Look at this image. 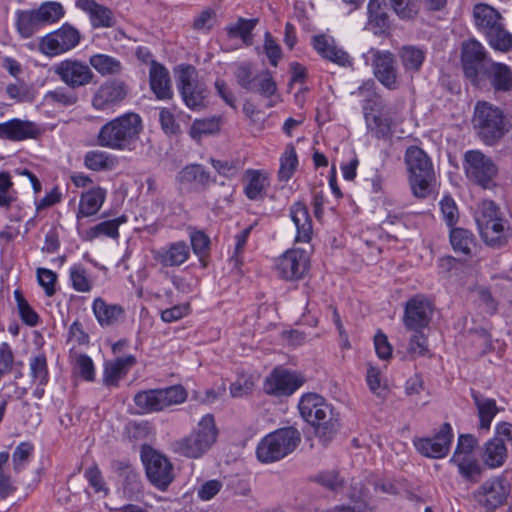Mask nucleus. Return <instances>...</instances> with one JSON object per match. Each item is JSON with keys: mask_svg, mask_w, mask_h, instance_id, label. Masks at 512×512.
<instances>
[{"mask_svg": "<svg viewBox=\"0 0 512 512\" xmlns=\"http://www.w3.org/2000/svg\"><path fill=\"white\" fill-rule=\"evenodd\" d=\"M143 125L139 114L125 113L104 124L96 137L100 147L131 151L140 138Z\"/></svg>", "mask_w": 512, "mask_h": 512, "instance_id": "nucleus-1", "label": "nucleus"}, {"mask_svg": "<svg viewBox=\"0 0 512 512\" xmlns=\"http://www.w3.org/2000/svg\"><path fill=\"white\" fill-rule=\"evenodd\" d=\"M472 124L477 137L489 146L497 144L512 126L504 110L487 101L476 103Z\"/></svg>", "mask_w": 512, "mask_h": 512, "instance_id": "nucleus-2", "label": "nucleus"}, {"mask_svg": "<svg viewBox=\"0 0 512 512\" xmlns=\"http://www.w3.org/2000/svg\"><path fill=\"white\" fill-rule=\"evenodd\" d=\"M299 412L302 418L316 428V434L329 441L338 430L339 415L333 407L318 394L308 393L301 397Z\"/></svg>", "mask_w": 512, "mask_h": 512, "instance_id": "nucleus-3", "label": "nucleus"}, {"mask_svg": "<svg viewBox=\"0 0 512 512\" xmlns=\"http://www.w3.org/2000/svg\"><path fill=\"white\" fill-rule=\"evenodd\" d=\"M217 436L214 416L206 414L188 435L171 443V450L186 458L199 459L213 447Z\"/></svg>", "mask_w": 512, "mask_h": 512, "instance_id": "nucleus-4", "label": "nucleus"}, {"mask_svg": "<svg viewBox=\"0 0 512 512\" xmlns=\"http://www.w3.org/2000/svg\"><path fill=\"white\" fill-rule=\"evenodd\" d=\"M476 223L483 241L493 247L505 246L512 236L509 222L505 220L498 206L490 200L482 201L475 216Z\"/></svg>", "mask_w": 512, "mask_h": 512, "instance_id": "nucleus-5", "label": "nucleus"}, {"mask_svg": "<svg viewBox=\"0 0 512 512\" xmlns=\"http://www.w3.org/2000/svg\"><path fill=\"white\" fill-rule=\"evenodd\" d=\"M65 15L63 5L57 1H46L34 9L17 10L15 27L18 34L29 39L41 28L59 22Z\"/></svg>", "mask_w": 512, "mask_h": 512, "instance_id": "nucleus-6", "label": "nucleus"}, {"mask_svg": "<svg viewBox=\"0 0 512 512\" xmlns=\"http://www.w3.org/2000/svg\"><path fill=\"white\" fill-rule=\"evenodd\" d=\"M404 160L412 194L417 198L428 197L432 193L435 181L430 158L423 149L418 146H410L406 149Z\"/></svg>", "mask_w": 512, "mask_h": 512, "instance_id": "nucleus-7", "label": "nucleus"}, {"mask_svg": "<svg viewBox=\"0 0 512 512\" xmlns=\"http://www.w3.org/2000/svg\"><path fill=\"white\" fill-rule=\"evenodd\" d=\"M301 441L300 432L285 427L266 435L257 445L256 455L262 463L276 462L292 453Z\"/></svg>", "mask_w": 512, "mask_h": 512, "instance_id": "nucleus-8", "label": "nucleus"}, {"mask_svg": "<svg viewBox=\"0 0 512 512\" xmlns=\"http://www.w3.org/2000/svg\"><path fill=\"white\" fill-rule=\"evenodd\" d=\"M463 169L469 181L484 188L496 186L498 166L481 150H468L463 156Z\"/></svg>", "mask_w": 512, "mask_h": 512, "instance_id": "nucleus-9", "label": "nucleus"}, {"mask_svg": "<svg viewBox=\"0 0 512 512\" xmlns=\"http://www.w3.org/2000/svg\"><path fill=\"white\" fill-rule=\"evenodd\" d=\"M186 398L187 391L184 387L173 385L163 389L140 391L134 396V403L142 413H151L181 404Z\"/></svg>", "mask_w": 512, "mask_h": 512, "instance_id": "nucleus-10", "label": "nucleus"}, {"mask_svg": "<svg viewBox=\"0 0 512 512\" xmlns=\"http://www.w3.org/2000/svg\"><path fill=\"white\" fill-rule=\"evenodd\" d=\"M177 88L185 105L191 110L205 108L207 90L197 80L198 73L192 65H179L175 68Z\"/></svg>", "mask_w": 512, "mask_h": 512, "instance_id": "nucleus-11", "label": "nucleus"}, {"mask_svg": "<svg viewBox=\"0 0 512 512\" xmlns=\"http://www.w3.org/2000/svg\"><path fill=\"white\" fill-rule=\"evenodd\" d=\"M80 40V32L69 23H65L40 39L39 51L46 56H57L75 48Z\"/></svg>", "mask_w": 512, "mask_h": 512, "instance_id": "nucleus-12", "label": "nucleus"}, {"mask_svg": "<svg viewBox=\"0 0 512 512\" xmlns=\"http://www.w3.org/2000/svg\"><path fill=\"white\" fill-rule=\"evenodd\" d=\"M149 482L161 491L167 490L175 478L171 461L163 454L149 450L142 455Z\"/></svg>", "mask_w": 512, "mask_h": 512, "instance_id": "nucleus-13", "label": "nucleus"}, {"mask_svg": "<svg viewBox=\"0 0 512 512\" xmlns=\"http://www.w3.org/2000/svg\"><path fill=\"white\" fill-rule=\"evenodd\" d=\"M371 66L375 78L387 89L397 90L401 80L395 56L390 51L370 49Z\"/></svg>", "mask_w": 512, "mask_h": 512, "instance_id": "nucleus-14", "label": "nucleus"}, {"mask_svg": "<svg viewBox=\"0 0 512 512\" xmlns=\"http://www.w3.org/2000/svg\"><path fill=\"white\" fill-rule=\"evenodd\" d=\"M53 71L71 89L89 85L95 77L88 64L72 58L65 59L56 64Z\"/></svg>", "mask_w": 512, "mask_h": 512, "instance_id": "nucleus-15", "label": "nucleus"}, {"mask_svg": "<svg viewBox=\"0 0 512 512\" xmlns=\"http://www.w3.org/2000/svg\"><path fill=\"white\" fill-rule=\"evenodd\" d=\"M302 383V378L295 372L279 366L265 378L263 390L266 394L276 397L290 396Z\"/></svg>", "mask_w": 512, "mask_h": 512, "instance_id": "nucleus-16", "label": "nucleus"}, {"mask_svg": "<svg viewBox=\"0 0 512 512\" xmlns=\"http://www.w3.org/2000/svg\"><path fill=\"white\" fill-rule=\"evenodd\" d=\"M431 301L423 296H415L405 305L403 323L407 330L419 332L426 328L433 316Z\"/></svg>", "mask_w": 512, "mask_h": 512, "instance_id": "nucleus-17", "label": "nucleus"}, {"mask_svg": "<svg viewBox=\"0 0 512 512\" xmlns=\"http://www.w3.org/2000/svg\"><path fill=\"white\" fill-rule=\"evenodd\" d=\"M509 492V483L502 477H495L484 482L474 493L476 501L488 512L502 505Z\"/></svg>", "mask_w": 512, "mask_h": 512, "instance_id": "nucleus-18", "label": "nucleus"}, {"mask_svg": "<svg viewBox=\"0 0 512 512\" xmlns=\"http://www.w3.org/2000/svg\"><path fill=\"white\" fill-rule=\"evenodd\" d=\"M461 61L465 76L473 85H478L479 71L485 70L486 63L484 47L476 40H469L462 46Z\"/></svg>", "mask_w": 512, "mask_h": 512, "instance_id": "nucleus-19", "label": "nucleus"}, {"mask_svg": "<svg viewBox=\"0 0 512 512\" xmlns=\"http://www.w3.org/2000/svg\"><path fill=\"white\" fill-rule=\"evenodd\" d=\"M128 94V86L121 80L102 83L92 97V106L96 110H109L120 104Z\"/></svg>", "mask_w": 512, "mask_h": 512, "instance_id": "nucleus-20", "label": "nucleus"}, {"mask_svg": "<svg viewBox=\"0 0 512 512\" xmlns=\"http://www.w3.org/2000/svg\"><path fill=\"white\" fill-rule=\"evenodd\" d=\"M452 437L450 424L444 423L435 436L415 440L414 445L417 451L425 457L443 458L449 452Z\"/></svg>", "mask_w": 512, "mask_h": 512, "instance_id": "nucleus-21", "label": "nucleus"}, {"mask_svg": "<svg viewBox=\"0 0 512 512\" xmlns=\"http://www.w3.org/2000/svg\"><path fill=\"white\" fill-rule=\"evenodd\" d=\"M276 268L279 276L284 279L301 278L308 269V256L300 249L288 250L279 257Z\"/></svg>", "mask_w": 512, "mask_h": 512, "instance_id": "nucleus-22", "label": "nucleus"}, {"mask_svg": "<svg viewBox=\"0 0 512 512\" xmlns=\"http://www.w3.org/2000/svg\"><path fill=\"white\" fill-rule=\"evenodd\" d=\"M40 135V129L34 122L18 118L0 123V138L10 141H23L36 139Z\"/></svg>", "mask_w": 512, "mask_h": 512, "instance_id": "nucleus-23", "label": "nucleus"}, {"mask_svg": "<svg viewBox=\"0 0 512 512\" xmlns=\"http://www.w3.org/2000/svg\"><path fill=\"white\" fill-rule=\"evenodd\" d=\"M190 256V248L184 241L170 243L153 251V259L162 267H177L184 264Z\"/></svg>", "mask_w": 512, "mask_h": 512, "instance_id": "nucleus-24", "label": "nucleus"}, {"mask_svg": "<svg viewBox=\"0 0 512 512\" xmlns=\"http://www.w3.org/2000/svg\"><path fill=\"white\" fill-rule=\"evenodd\" d=\"M150 88L159 100H169L173 90L169 71L161 64L152 61L149 69Z\"/></svg>", "mask_w": 512, "mask_h": 512, "instance_id": "nucleus-25", "label": "nucleus"}, {"mask_svg": "<svg viewBox=\"0 0 512 512\" xmlns=\"http://www.w3.org/2000/svg\"><path fill=\"white\" fill-rule=\"evenodd\" d=\"M76 7L89 14L94 28H109L116 24L112 11L94 0H77Z\"/></svg>", "mask_w": 512, "mask_h": 512, "instance_id": "nucleus-26", "label": "nucleus"}, {"mask_svg": "<svg viewBox=\"0 0 512 512\" xmlns=\"http://www.w3.org/2000/svg\"><path fill=\"white\" fill-rule=\"evenodd\" d=\"M269 185V174L266 171L257 169H248L245 171L244 193L248 199H263Z\"/></svg>", "mask_w": 512, "mask_h": 512, "instance_id": "nucleus-27", "label": "nucleus"}, {"mask_svg": "<svg viewBox=\"0 0 512 512\" xmlns=\"http://www.w3.org/2000/svg\"><path fill=\"white\" fill-rule=\"evenodd\" d=\"M107 195L106 189L96 186L83 192L80 196L77 219L90 217L101 209Z\"/></svg>", "mask_w": 512, "mask_h": 512, "instance_id": "nucleus-28", "label": "nucleus"}, {"mask_svg": "<svg viewBox=\"0 0 512 512\" xmlns=\"http://www.w3.org/2000/svg\"><path fill=\"white\" fill-rule=\"evenodd\" d=\"M473 18L476 27L486 35V37L498 27L503 18L500 12L494 7L479 3L473 7Z\"/></svg>", "mask_w": 512, "mask_h": 512, "instance_id": "nucleus-29", "label": "nucleus"}, {"mask_svg": "<svg viewBox=\"0 0 512 512\" xmlns=\"http://www.w3.org/2000/svg\"><path fill=\"white\" fill-rule=\"evenodd\" d=\"M484 74L496 92L512 90V70L506 64L490 61Z\"/></svg>", "mask_w": 512, "mask_h": 512, "instance_id": "nucleus-30", "label": "nucleus"}, {"mask_svg": "<svg viewBox=\"0 0 512 512\" xmlns=\"http://www.w3.org/2000/svg\"><path fill=\"white\" fill-rule=\"evenodd\" d=\"M315 50L325 59L339 65L350 66L351 59L347 52L334 44V41L325 36H315L313 38Z\"/></svg>", "mask_w": 512, "mask_h": 512, "instance_id": "nucleus-31", "label": "nucleus"}, {"mask_svg": "<svg viewBox=\"0 0 512 512\" xmlns=\"http://www.w3.org/2000/svg\"><path fill=\"white\" fill-rule=\"evenodd\" d=\"M290 216L296 226V242L308 243L312 237V222L307 206L303 202H296L290 208Z\"/></svg>", "mask_w": 512, "mask_h": 512, "instance_id": "nucleus-32", "label": "nucleus"}, {"mask_svg": "<svg viewBox=\"0 0 512 512\" xmlns=\"http://www.w3.org/2000/svg\"><path fill=\"white\" fill-rule=\"evenodd\" d=\"M369 489L362 482H354L349 494L350 502L346 505H339L334 508V512H374L368 504L367 498Z\"/></svg>", "mask_w": 512, "mask_h": 512, "instance_id": "nucleus-33", "label": "nucleus"}, {"mask_svg": "<svg viewBox=\"0 0 512 512\" xmlns=\"http://www.w3.org/2000/svg\"><path fill=\"white\" fill-rule=\"evenodd\" d=\"M471 397L477 408L479 427L482 430L488 431L494 417L499 411L496 401L492 398L485 397L474 390L471 391Z\"/></svg>", "mask_w": 512, "mask_h": 512, "instance_id": "nucleus-34", "label": "nucleus"}, {"mask_svg": "<svg viewBox=\"0 0 512 512\" xmlns=\"http://www.w3.org/2000/svg\"><path fill=\"white\" fill-rule=\"evenodd\" d=\"M136 363L133 355L117 358L107 362L104 368L103 381L108 386H116L118 381L124 377L129 369Z\"/></svg>", "mask_w": 512, "mask_h": 512, "instance_id": "nucleus-35", "label": "nucleus"}, {"mask_svg": "<svg viewBox=\"0 0 512 512\" xmlns=\"http://www.w3.org/2000/svg\"><path fill=\"white\" fill-rule=\"evenodd\" d=\"M386 0H370L368 3V27L375 34L383 33L389 27Z\"/></svg>", "mask_w": 512, "mask_h": 512, "instance_id": "nucleus-36", "label": "nucleus"}, {"mask_svg": "<svg viewBox=\"0 0 512 512\" xmlns=\"http://www.w3.org/2000/svg\"><path fill=\"white\" fill-rule=\"evenodd\" d=\"M403 69L406 73L413 75L419 72L426 58V51L413 45H406L399 49Z\"/></svg>", "mask_w": 512, "mask_h": 512, "instance_id": "nucleus-37", "label": "nucleus"}, {"mask_svg": "<svg viewBox=\"0 0 512 512\" xmlns=\"http://www.w3.org/2000/svg\"><path fill=\"white\" fill-rule=\"evenodd\" d=\"M93 313L101 326L115 324L124 314L122 306L107 304L103 299L96 298L92 305Z\"/></svg>", "mask_w": 512, "mask_h": 512, "instance_id": "nucleus-38", "label": "nucleus"}, {"mask_svg": "<svg viewBox=\"0 0 512 512\" xmlns=\"http://www.w3.org/2000/svg\"><path fill=\"white\" fill-rule=\"evenodd\" d=\"M451 463H454L459 470V473L467 480L477 482L481 475V467L477 460L468 454L454 453Z\"/></svg>", "mask_w": 512, "mask_h": 512, "instance_id": "nucleus-39", "label": "nucleus"}, {"mask_svg": "<svg viewBox=\"0 0 512 512\" xmlns=\"http://www.w3.org/2000/svg\"><path fill=\"white\" fill-rule=\"evenodd\" d=\"M116 164V158L104 151L92 150L84 156L85 167L92 171H110L116 167Z\"/></svg>", "mask_w": 512, "mask_h": 512, "instance_id": "nucleus-40", "label": "nucleus"}, {"mask_svg": "<svg viewBox=\"0 0 512 512\" xmlns=\"http://www.w3.org/2000/svg\"><path fill=\"white\" fill-rule=\"evenodd\" d=\"M507 457V449L502 439L494 437L485 445L483 460L491 468L501 466Z\"/></svg>", "mask_w": 512, "mask_h": 512, "instance_id": "nucleus-41", "label": "nucleus"}, {"mask_svg": "<svg viewBox=\"0 0 512 512\" xmlns=\"http://www.w3.org/2000/svg\"><path fill=\"white\" fill-rule=\"evenodd\" d=\"M179 180L182 183L196 184L203 189L211 181L208 172L199 164H191L184 167L179 173Z\"/></svg>", "mask_w": 512, "mask_h": 512, "instance_id": "nucleus-42", "label": "nucleus"}, {"mask_svg": "<svg viewBox=\"0 0 512 512\" xmlns=\"http://www.w3.org/2000/svg\"><path fill=\"white\" fill-rule=\"evenodd\" d=\"M89 66H92L102 76L118 74L122 70L121 62L106 54L92 55L89 58Z\"/></svg>", "mask_w": 512, "mask_h": 512, "instance_id": "nucleus-43", "label": "nucleus"}, {"mask_svg": "<svg viewBox=\"0 0 512 512\" xmlns=\"http://www.w3.org/2000/svg\"><path fill=\"white\" fill-rule=\"evenodd\" d=\"M365 122L368 132L377 139H387L391 136V125L388 118L365 112Z\"/></svg>", "mask_w": 512, "mask_h": 512, "instance_id": "nucleus-44", "label": "nucleus"}, {"mask_svg": "<svg viewBox=\"0 0 512 512\" xmlns=\"http://www.w3.org/2000/svg\"><path fill=\"white\" fill-rule=\"evenodd\" d=\"M450 242L455 252L463 255L471 253L474 238L470 231L463 228H454L450 232Z\"/></svg>", "mask_w": 512, "mask_h": 512, "instance_id": "nucleus-45", "label": "nucleus"}, {"mask_svg": "<svg viewBox=\"0 0 512 512\" xmlns=\"http://www.w3.org/2000/svg\"><path fill=\"white\" fill-rule=\"evenodd\" d=\"M258 19L239 18L234 24L227 27V33L230 37H240L245 45L252 44L251 32L255 28Z\"/></svg>", "mask_w": 512, "mask_h": 512, "instance_id": "nucleus-46", "label": "nucleus"}, {"mask_svg": "<svg viewBox=\"0 0 512 512\" xmlns=\"http://www.w3.org/2000/svg\"><path fill=\"white\" fill-rule=\"evenodd\" d=\"M30 375L34 383L45 386L49 380L47 359L45 355L39 354L30 359Z\"/></svg>", "mask_w": 512, "mask_h": 512, "instance_id": "nucleus-47", "label": "nucleus"}, {"mask_svg": "<svg viewBox=\"0 0 512 512\" xmlns=\"http://www.w3.org/2000/svg\"><path fill=\"white\" fill-rule=\"evenodd\" d=\"M119 222L118 220L103 221L91 228L85 233V240L92 241L101 236L117 238L119 236Z\"/></svg>", "mask_w": 512, "mask_h": 512, "instance_id": "nucleus-48", "label": "nucleus"}, {"mask_svg": "<svg viewBox=\"0 0 512 512\" xmlns=\"http://www.w3.org/2000/svg\"><path fill=\"white\" fill-rule=\"evenodd\" d=\"M277 90L276 82L269 70H264L254 76V90L249 92H257L263 97H271Z\"/></svg>", "mask_w": 512, "mask_h": 512, "instance_id": "nucleus-49", "label": "nucleus"}, {"mask_svg": "<svg viewBox=\"0 0 512 512\" xmlns=\"http://www.w3.org/2000/svg\"><path fill=\"white\" fill-rule=\"evenodd\" d=\"M497 26L495 31L487 36L488 41L494 49L507 52L512 49V34L504 28L503 22Z\"/></svg>", "mask_w": 512, "mask_h": 512, "instance_id": "nucleus-50", "label": "nucleus"}, {"mask_svg": "<svg viewBox=\"0 0 512 512\" xmlns=\"http://www.w3.org/2000/svg\"><path fill=\"white\" fill-rule=\"evenodd\" d=\"M298 164L296 150L293 145H287L285 152L281 157V165L279 169V178L280 180L287 181L289 180Z\"/></svg>", "mask_w": 512, "mask_h": 512, "instance_id": "nucleus-51", "label": "nucleus"}, {"mask_svg": "<svg viewBox=\"0 0 512 512\" xmlns=\"http://www.w3.org/2000/svg\"><path fill=\"white\" fill-rule=\"evenodd\" d=\"M70 280L74 290L78 292H89L92 289V281L87 270L80 264L70 268Z\"/></svg>", "mask_w": 512, "mask_h": 512, "instance_id": "nucleus-52", "label": "nucleus"}, {"mask_svg": "<svg viewBox=\"0 0 512 512\" xmlns=\"http://www.w3.org/2000/svg\"><path fill=\"white\" fill-rule=\"evenodd\" d=\"M253 66L249 62H243L236 66L234 77L237 84L246 91L254 90Z\"/></svg>", "mask_w": 512, "mask_h": 512, "instance_id": "nucleus-53", "label": "nucleus"}, {"mask_svg": "<svg viewBox=\"0 0 512 512\" xmlns=\"http://www.w3.org/2000/svg\"><path fill=\"white\" fill-rule=\"evenodd\" d=\"M14 297L17 302V307L21 319L29 326L37 325L39 316L26 301L21 291L15 290Z\"/></svg>", "mask_w": 512, "mask_h": 512, "instance_id": "nucleus-54", "label": "nucleus"}, {"mask_svg": "<svg viewBox=\"0 0 512 512\" xmlns=\"http://www.w3.org/2000/svg\"><path fill=\"white\" fill-rule=\"evenodd\" d=\"M219 130V122L212 119H196L190 128V136L200 139L202 135L213 134Z\"/></svg>", "mask_w": 512, "mask_h": 512, "instance_id": "nucleus-55", "label": "nucleus"}, {"mask_svg": "<svg viewBox=\"0 0 512 512\" xmlns=\"http://www.w3.org/2000/svg\"><path fill=\"white\" fill-rule=\"evenodd\" d=\"M8 452H0V496L6 498L15 491V486L8 474L5 473V466L9 461Z\"/></svg>", "mask_w": 512, "mask_h": 512, "instance_id": "nucleus-56", "label": "nucleus"}, {"mask_svg": "<svg viewBox=\"0 0 512 512\" xmlns=\"http://www.w3.org/2000/svg\"><path fill=\"white\" fill-rule=\"evenodd\" d=\"M263 50L271 66L276 67L282 58V50L270 32L264 34Z\"/></svg>", "mask_w": 512, "mask_h": 512, "instance_id": "nucleus-57", "label": "nucleus"}, {"mask_svg": "<svg viewBox=\"0 0 512 512\" xmlns=\"http://www.w3.org/2000/svg\"><path fill=\"white\" fill-rule=\"evenodd\" d=\"M254 387V381L250 375L239 374L237 379L230 385L232 397L240 398L249 394Z\"/></svg>", "mask_w": 512, "mask_h": 512, "instance_id": "nucleus-58", "label": "nucleus"}, {"mask_svg": "<svg viewBox=\"0 0 512 512\" xmlns=\"http://www.w3.org/2000/svg\"><path fill=\"white\" fill-rule=\"evenodd\" d=\"M45 99L49 102L57 103L63 106L74 105L78 101L77 95L65 88H58L47 92Z\"/></svg>", "mask_w": 512, "mask_h": 512, "instance_id": "nucleus-59", "label": "nucleus"}, {"mask_svg": "<svg viewBox=\"0 0 512 512\" xmlns=\"http://www.w3.org/2000/svg\"><path fill=\"white\" fill-rule=\"evenodd\" d=\"M316 481L323 487L337 491L344 485V478L335 470L324 471L317 475Z\"/></svg>", "mask_w": 512, "mask_h": 512, "instance_id": "nucleus-60", "label": "nucleus"}, {"mask_svg": "<svg viewBox=\"0 0 512 512\" xmlns=\"http://www.w3.org/2000/svg\"><path fill=\"white\" fill-rule=\"evenodd\" d=\"M428 351V342L425 335L421 331L415 332L409 340V354L413 357H421L425 356Z\"/></svg>", "mask_w": 512, "mask_h": 512, "instance_id": "nucleus-61", "label": "nucleus"}, {"mask_svg": "<svg viewBox=\"0 0 512 512\" xmlns=\"http://www.w3.org/2000/svg\"><path fill=\"white\" fill-rule=\"evenodd\" d=\"M33 451V446L28 442L20 443L16 448L12 455V461L14 470L19 472L24 464L28 461L31 453Z\"/></svg>", "mask_w": 512, "mask_h": 512, "instance_id": "nucleus-62", "label": "nucleus"}, {"mask_svg": "<svg viewBox=\"0 0 512 512\" xmlns=\"http://www.w3.org/2000/svg\"><path fill=\"white\" fill-rule=\"evenodd\" d=\"M37 278L39 284L44 288L46 295L49 297L53 296L56 292V273L46 268H39L37 270Z\"/></svg>", "mask_w": 512, "mask_h": 512, "instance_id": "nucleus-63", "label": "nucleus"}, {"mask_svg": "<svg viewBox=\"0 0 512 512\" xmlns=\"http://www.w3.org/2000/svg\"><path fill=\"white\" fill-rule=\"evenodd\" d=\"M76 370L77 373L87 381H93L95 377L94 364L92 359L85 355L80 354L76 357Z\"/></svg>", "mask_w": 512, "mask_h": 512, "instance_id": "nucleus-64", "label": "nucleus"}]
</instances>
